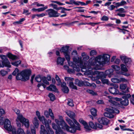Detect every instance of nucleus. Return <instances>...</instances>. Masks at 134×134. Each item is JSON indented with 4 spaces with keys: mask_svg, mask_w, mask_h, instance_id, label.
I'll return each instance as SVG.
<instances>
[{
    "mask_svg": "<svg viewBox=\"0 0 134 134\" xmlns=\"http://www.w3.org/2000/svg\"><path fill=\"white\" fill-rule=\"evenodd\" d=\"M35 80L37 82H40L41 81L42 79L40 75H38L35 78Z\"/></svg>",
    "mask_w": 134,
    "mask_h": 134,
    "instance_id": "de8ad7c7",
    "label": "nucleus"
},
{
    "mask_svg": "<svg viewBox=\"0 0 134 134\" xmlns=\"http://www.w3.org/2000/svg\"><path fill=\"white\" fill-rule=\"evenodd\" d=\"M108 19V17L105 15L103 16L101 18V20L103 21H107Z\"/></svg>",
    "mask_w": 134,
    "mask_h": 134,
    "instance_id": "052dcab7",
    "label": "nucleus"
},
{
    "mask_svg": "<svg viewBox=\"0 0 134 134\" xmlns=\"http://www.w3.org/2000/svg\"><path fill=\"white\" fill-rule=\"evenodd\" d=\"M101 81L102 83L103 84L106 83L108 84V83L109 81L107 79H102Z\"/></svg>",
    "mask_w": 134,
    "mask_h": 134,
    "instance_id": "864d4df0",
    "label": "nucleus"
},
{
    "mask_svg": "<svg viewBox=\"0 0 134 134\" xmlns=\"http://www.w3.org/2000/svg\"><path fill=\"white\" fill-rule=\"evenodd\" d=\"M49 97L50 98V100L52 101H53L55 99V96L52 93H50L48 95Z\"/></svg>",
    "mask_w": 134,
    "mask_h": 134,
    "instance_id": "4c0bfd02",
    "label": "nucleus"
},
{
    "mask_svg": "<svg viewBox=\"0 0 134 134\" xmlns=\"http://www.w3.org/2000/svg\"><path fill=\"white\" fill-rule=\"evenodd\" d=\"M25 20V19L24 18H23L20 19L19 21H15L13 23V24L14 25L16 24H21V22L24 21Z\"/></svg>",
    "mask_w": 134,
    "mask_h": 134,
    "instance_id": "ea45409f",
    "label": "nucleus"
},
{
    "mask_svg": "<svg viewBox=\"0 0 134 134\" xmlns=\"http://www.w3.org/2000/svg\"><path fill=\"white\" fill-rule=\"evenodd\" d=\"M73 62H68L69 66H72L73 68H77L79 66L81 68V71L83 72H86L88 71H90L92 70V68H90V66L86 65V64L84 63L83 65V63L81 61V58H73Z\"/></svg>",
    "mask_w": 134,
    "mask_h": 134,
    "instance_id": "f257e3e1",
    "label": "nucleus"
},
{
    "mask_svg": "<svg viewBox=\"0 0 134 134\" xmlns=\"http://www.w3.org/2000/svg\"><path fill=\"white\" fill-rule=\"evenodd\" d=\"M14 112L16 113L18 115H18H20V114H19L20 112V111L19 110V109H15L14 110Z\"/></svg>",
    "mask_w": 134,
    "mask_h": 134,
    "instance_id": "338daca9",
    "label": "nucleus"
},
{
    "mask_svg": "<svg viewBox=\"0 0 134 134\" xmlns=\"http://www.w3.org/2000/svg\"><path fill=\"white\" fill-rule=\"evenodd\" d=\"M98 121L100 124L104 125H107L109 123V120L104 117L98 118Z\"/></svg>",
    "mask_w": 134,
    "mask_h": 134,
    "instance_id": "2eb2a0df",
    "label": "nucleus"
},
{
    "mask_svg": "<svg viewBox=\"0 0 134 134\" xmlns=\"http://www.w3.org/2000/svg\"><path fill=\"white\" fill-rule=\"evenodd\" d=\"M97 53V52L95 50H92L90 52V55L91 56H93L96 55Z\"/></svg>",
    "mask_w": 134,
    "mask_h": 134,
    "instance_id": "6e6d98bb",
    "label": "nucleus"
},
{
    "mask_svg": "<svg viewBox=\"0 0 134 134\" xmlns=\"http://www.w3.org/2000/svg\"><path fill=\"white\" fill-rule=\"evenodd\" d=\"M2 61L4 66H5L8 68H10L11 67L10 63L8 59L5 60H4V61Z\"/></svg>",
    "mask_w": 134,
    "mask_h": 134,
    "instance_id": "393cba45",
    "label": "nucleus"
},
{
    "mask_svg": "<svg viewBox=\"0 0 134 134\" xmlns=\"http://www.w3.org/2000/svg\"><path fill=\"white\" fill-rule=\"evenodd\" d=\"M43 82L46 84V85H48L49 84V83L46 80V78L45 77H43L42 79Z\"/></svg>",
    "mask_w": 134,
    "mask_h": 134,
    "instance_id": "5fc2aeb1",
    "label": "nucleus"
},
{
    "mask_svg": "<svg viewBox=\"0 0 134 134\" xmlns=\"http://www.w3.org/2000/svg\"><path fill=\"white\" fill-rule=\"evenodd\" d=\"M52 128L55 130L56 134H65V133L61 129H60L55 123H52Z\"/></svg>",
    "mask_w": 134,
    "mask_h": 134,
    "instance_id": "f8f14e48",
    "label": "nucleus"
},
{
    "mask_svg": "<svg viewBox=\"0 0 134 134\" xmlns=\"http://www.w3.org/2000/svg\"><path fill=\"white\" fill-rule=\"evenodd\" d=\"M62 117H61L60 118L61 120L59 121L57 119L55 120V121L56 123L58 125V127L60 129L61 128L64 130H67V125L64 121L62 119Z\"/></svg>",
    "mask_w": 134,
    "mask_h": 134,
    "instance_id": "6e6552de",
    "label": "nucleus"
},
{
    "mask_svg": "<svg viewBox=\"0 0 134 134\" xmlns=\"http://www.w3.org/2000/svg\"><path fill=\"white\" fill-rule=\"evenodd\" d=\"M94 58H90L89 60H88V62L89 63L88 64V66H90V68H91V66H93L94 65H97V64H96V63L97 62H96L95 60H94V62H93V60H94Z\"/></svg>",
    "mask_w": 134,
    "mask_h": 134,
    "instance_id": "4be33fe9",
    "label": "nucleus"
},
{
    "mask_svg": "<svg viewBox=\"0 0 134 134\" xmlns=\"http://www.w3.org/2000/svg\"><path fill=\"white\" fill-rule=\"evenodd\" d=\"M48 8V7L47 6H46L45 7H43L40 8L38 9H36L35 8H33L32 9V10L33 11H37L38 12L42 11H44L45 9H47Z\"/></svg>",
    "mask_w": 134,
    "mask_h": 134,
    "instance_id": "c756f323",
    "label": "nucleus"
},
{
    "mask_svg": "<svg viewBox=\"0 0 134 134\" xmlns=\"http://www.w3.org/2000/svg\"><path fill=\"white\" fill-rule=\"evenodd\" d=\"M46 127L49 134H54L53 131L48 124H46Z\"/></svg>",
    "mask_w": 134,
    "mask_h": 134,
    "instance_id": "412c9836",
    "label": "nucleus"
},
{
    "mask_svg": "<svg viewBox=\"0 0 134 134\" xmlns=\"http://www.w3.org/2000/svg\"><path fill=\"white\" fill-rule=\"evenodd\" d=\"M119 87L118 85L117 84H114L113 87H110L109 89V92L111 93L114 94H117L119 93V91L117 89Z\"/></svg>",
    "mask_w": 134,
    "mask_h": 134,
    "instance_id": "9d476101",
    "label": "nucleus"
},
{
    "mask_svg": "<svg viewBox=\"0 0 134 134\" xmlns=\"http://www.w3.org/2000/svg\"><path fill=\"white\" fill-rule=\"evenodd\" d=\"M126 85L125 84H121L120 86V89L121 90H125L126 88Z\"/></svg>",
    "mask_w": 134,
    "mask_h": 134,
    "instance_id": "3c124183",
    "label": "nucleus"
},
{
    "mask_svg": "<svg viewBox=\"0 0 134 134\" xmlns=\"http://www.w3.org/2000/svg\"><path fill=\"white\" fill-rule=\"evenodd\" d=\"M21 62L20 60H19L15 62L11 63V64L13 65L17 66L21 64Z\"/></svg>",
    "mask_w": 134,
    "mask_h": 134,
    "instance_id": "58836bf2",
    "label": "nucleus"
},
{
    "mask_svg": "<svg viewBox=\"0 0 134 134\" xmlns=\"http://www.w3.org/2000/svg\"><path fill=\"white\" fill-rule=\"evenodd\" d=\"M4 118H3V117H0V124L2 125H3L4 124H4H5V122H4ZM5 120H6V119Z\"/></svg>",
    "mask_w": 134,
    "mask_h": 134,
    "instance_id": "13d9d810",
    "label": "nucleus"
},
{
    "mask_svg": "<svg viewBox=\"0 0 134 134\" xmlns=\"http://www.w3.org/2000/svg\"><path fill=\"white\" fill-rule=\"evenodd\" d=\"M8 74L7 71H6L4 70H2L0 71V74L3 76H5Z\"/></svg>",
    "mask_w": 134,
    "mask_h": 134,
    "instance_id": "a19ab883",
    "label": "nucleus"
},
{
    "mask_svg": "<svg viewBox=\"0 0 134 134\" xmlns=\"http://www.w3.org/2000/svg\"><path fill=\"white\" fill-rule=\"evenodd\" d=\"M73 121L77 126H75L71 120L68 119V131L72 133L76 132L77 130L80 131L81 130V126L79 123L75 119H73Z\"/></svg>",
    "mask_w": 134,
    "mask_h": 134,
    "instance_id": "7ed1b4c3",
    "label": "nucleus"
},
{
    "mask_svg": "<svg viewBox=\"0 0 134 134\" xmlns=\"http://www.w3.org/2000/svg\"><path fill=\"white\" fill-rule=\"evenodd\" d=\"M95 61L98 62L100 65H103L105 63V62L102 55H99L95 59Z\"/></svg>",
    "mask_w": 134,
    "mask_h": 134,
    "instance_id": "ddd939ff",
    "label": "nucleus"
},
{
    "mask_svg": "<svg viewBox=\"0 0 134 134\" xmlns=\"http://www.w3.org/2000/svg\"><path fill=\"white\" fill-rule=\"evenodd\" d=\"M49 114L50 116L51 117L52 119H54V114L53 112H52V110L51 109H49Z\"/></svg>",
    "mask_w": 134,
    "mask_h": 134,
    "instance_id": "a18cd8bd",
    "label": "nucleus"
},
{
    "mask_svg": "<svg viewBox=\"0 0 134 134\" xmlns=\"http://www.w3.org/2000/svg\"><path fill=\"white\" fill-rule=\"evenodd\" d=\"M33 123L35 126V127L36 128H37L38 127L39 124L38 123V121L36 117H35L34 118L33 121Z\"/></svg>",
    "mask_w": 134,
    "mask_h": 134,
    "instance_id": "cd10ccee",
    "label": "nucleus"
},
{
    "mask_svg": "<svg viewBox=\"0 0 134 134\" xmlns=\"http://www.w3.org/2000/svg\"><path fill=\"white\" fill-rule=\"evenodd\" d=\"M31 73L30 70H26L22 71L20 73H18L16 76L17 80L26 81L29 79V76Z\"/></svg>",
    "mask_w": 134,
    "mask_h": 134,
    "instance_id": "39448f33",
    "label": "nucleus"
},
{
    "mask_svg": "<svg viewBox=\"0 0 134 134\" xmlns=\"http://www.w3.org/2000/svg\"><path fill=\"white\" fill-rule=\"evenodd\" d=\"M68 105L71 107H72L74 106V104L72 99H68Z\"/></svg>",
    "mask_w": 134,
    "mask_h": 134,
    "instance_id": "f704fd0d",
    "label": "nucleus"
},
{
    "mask_svg": "<svg viewBox=\"0 0 134 134\" xmlns=\"http://www.w3.org/2000/svg\"><path fill=\"white\" fill-rule=\"evenodd\" d=\"M77 54V51L76 50H74L71 53V55L73 57H75Z\"/></svg>",
    "mask_w": 134,
    "mask_h": 134,
    "instance_id": "e2e57ef3",
    "label": "nucleus"
},
{
    "mask_svg": "<svg viewBox=\"0 0 134 134\" xmlns=\"http://www.w3.org/2000/svg\"><path fill=\"white\" fill-rule=\"evenodd\" d=\"M130 102L133 104H134V94L132 95V97L130 99Z\"/></svg>",
    "mask_w": 134,
    "mask_h": 134,
    "instance_id": "69168bd1",
    "label": "nucleus"
},
{
    "mask_svg": "<svg viewBox=\"0 0 134 134\" xmlns=\"http://www.w3.org/2000/svg\"><path fill=\"white\" fill-rule=\"evenodd\" d=\"M36 115L37 116L38 118L40 121H41L42 123H45L46 120L44 116H41L40 112L38 111L36 112Z\"/></svg>",
    "mask_w": 134,
    "mask_h": 134,
    "instance_id": "f3484780",
    "label": "nucleus"
},
{
    "mask_svg": "<svg viewBox=\"0 0 134 134\" xmlns=\"http://www.w3.org/2000/svg\"><path fill=\"white\" fill-rule=\"evenodd\" d=\"M0 57L1 59L2 60V61H4L7 59V57L5 55H0Z\"/></svg>",
    "mask_w": 134,
    "mask_h": 134,
    "instance_id": "680f3d73",
    "label": "nucleus"
},
{
    "mask_svg": "<svg viewBox=\"0 0 134 134\" xmlns=\"http://www.w3.org/2000/svg\"><path fill=\"white\" fill-rule=\"evenodd\" d=\"M68 115L71 119H74V118L75 116V115L74 112L70 111L68 113Z\"/></svg>",
    "mask_w": 134,
    "mask_h": 134,
    "instance_id": "c85d7f7f",
    "label": "nucleus"
},
{
    "mask_svg": "<svg viewBox=\"0 0 134 134\" xmlns=\"http://www.w3.org/2000/svg\"><path fill=\"white\" fill-rule=\"evenodd\" d=\"M46 88L48 90L52 91H57L56 87L52 85H50L48 87H47Z\"/></svg>",
    "mask_w": 134,
    "mask_h": 134,
    "instance_id": "b1692460",
    "label": "nucleus"
},
{
    "mask_svg": "<svg viewBox=\"0 0 134 134\" xmlns=\"http://www.w3.org/2000/svg\"><path fill=\"white\" fill-rule=\"evenodd\" d=\"M8 58L13 60L16 59L17 58L16 56L13 55L10 53L8 54Z\"/></svg>",
    "mask_w": 134,
    "mask_h": 134,
    "instance_id": "72a5a7b5",
    "label": "nucleus"
},
{
    "mask_svg": "<svg viewBox=\"0 0 134 134\" xmlns=\"http://www.w3.org/2000/svg\"><path fill=\"white\" fill-rule=\"evenodd\" d=\"M5 114L4 110L2 108H0V117L4 115Z\"/></svg>",
    "mask_w": 134,
    "mask_h": 134,
    "instance_id": "603ef678",
    "label": "nucleus"
},
{
    "mask_svg": "<svg viewBox=\"0 0 134 134\" xmlns=\"http://www.w3.org/2000/svg\"><path fill=\"white\" fill-rule=\"evenodd\" d=\"M16 120L17 126L19 128H20L21 125L19 122V121L23 124L26 128H28L29 126V123L28 120L23 117L22 115H18Z\"/></svg>",
    "mask_w": 134,
    "mask_h": 134,
    "instance_id": "423d86ee",
    "label": "nucleus"
},
{
    "mask_svg": "<svg viewBox=\"0 0 134 134\" xmlns=\"http://www.w3.org/2000/svg\"><path fill=\"white\" fill-rule=\"evenodd\" d=\"M50 17H57L59 15L58 12L52 9H49L46 10Z\"/></svg>",
    "mask_w": 134,
    "mask_h": 134,
    "instance_id": "1a4fd4ad",
    "label": "nucleus"
},
{
    "mask_svg": "<svg viewBox=\"0 0 134 134\" xmlns=\"http://www.w3.org/2000/svg\"><path fill=\"white\" fill-rule=\"evenodd\" d=\"M19 71V69L17 68H16L15 70L12 73V74L14 75V76H15L16 75V74H18V72Z\"/></svg>",
    "mask_w": 134,
    "mask_h": 134,
    "instance_id": "bf43d9fd",
    "label": "nucleus"
},
{
    "mask_svg": "<svg viewBox=\"0 0 134 134\" xmlns=\"http://www.w3.org/2000/svg\"><path fill=\"white\" fill-rule=\"evenodd\" d=\"M84 83L85 85L88 86H91V84L90 83H89L88 82L85 81L84 82Z\"/></svg>",
    "mask_w": 134,
    "mask_h": 134,
    "instance_id": "774afa93",
    "label": "nucleus"
},
{
    "mask_svg": "<svg viewBox=\"0 0 134 134\" xmlns=\"http://www.w3.org/2000/svg\"><path fill=\"white\" fill-rule=\"evenodd\" d=\"M69 86L75 90H77L76 86L74 85L73 82H70Z\"/></svg>",
    "mask_w": 134,
    "mask_h": 134,
    "instance_id": "37998d69",
    "label": "nucleus"
},
{
    "mask_svg": "<svg viewBox=\"0 0 134 134\" xmlns=\"http://www.w3.org/2000/svg\"><path fill=\"white\" fill-rule=\"evenodd\" d=\"M40 134H48L47 132L45 129L44 126L41 125L40 127Z\"/></svg>",
    "mask_w": 134,
    "mask_h": 134,
    "instance_id": "5701e85b",
    "label": "nucleus"
},
{
    "mask_svg": "<svg viewBox=\"0 0 134 134\" xmlns=\"http://www.w3.org/2000/svg\"><path fill=\"white\" fill-rule=\"evenodd\" d=\"M50 6L53 7V8L54 9H55L57 10H58L62 8L61 7H57V5L51 3L50 4Z\"/></svg>",
    "mask_w": 134,
    "mask_h": 134,
    "instance_id": "c9c22d12",
    "label": "nucleus"
},
{
    "mask_svg": "<svg viewBox=\"0 0 134 134\" xmlns=\"http://www.w3.org/2000/svg\"><path fill=\"white\" fill-rule=\"evenodd\" d=\"M79 122L82 123L84 126L85 128L87 131L89 132L91 130V128L88 125L87 122L82 119H80L79 120Z\"/></svg>",
    "mask_w": 134,
    "mask_h": 134,
    "instance_id": "dca6fc26",
    "label": "nucleus"
},
{
    "mask_svg": "<svg viewBox=\"0 0 134 134\" xmlns=\"http://www.w3.org/2000/svg\"><path fill=\"white\" fill-rule=\"evenodd\" d=\"M87 91L88 92L93 95H96V94L93 91L90 90H88Z\"/></svg>",
    "mask_w": 134,
    "mask_h": 134,
    "instance_id": "4d7b16f0",
    "label": "nucleus"
},
{
    "mask_svg": "<svg viewBox=\"0 0 134 134\" xmlns=\"http://www.w3.org/2000/svg\"><path fill=\"white\" fill-rule=\"evenodd\" d=\"M112 81L114 83H118L120 82V80L117 78H112L111 79Z\"/></svg>",
    "mask_w": 134,
    "mask_h": 134,
    "instance_id": "49530a36",
    "label": "nucleus"
},
{
    "mask_svg": "<svg viewBox=\"0 0 134 134\" xmlns=\"http://www.w3.org/2000/svg\"><path fill=\"white\" fill-rule=\"evenodd\" d=\"M105 110L106 112L104 113V116L110 118L114 117L113 114L118 113L119 112V110L113 107H110L109 108H107L105 109Z\"/></svg>",
    "mask_w": 134,
    "mask_h": 134,
    "instance_id": "0eeeda50",
    "label": "nucleus"
},
{
    "mask_svg": "<svg viewBox=\"0 0 134 134\" xmlns=\"http://www.w3.org/2000/svg\"><path fill=\"white\" fill-rule=\"evenodd\" d=\"M121 70L125 72H127L128 71V70L126 68V66L124 64H122L121 65Z\"/></svg>",
    "mask_w": 134,
    "mask_h": 134,
    "instance_id": "79ce46f5",
    "label": "nucleus"
},
{
    "mask_svg": "<svg viewBox=\"0 0 134 134\" xmlns=\"http://www.w3.org/2000/svg\"><path fill=\"white\" fill-rule=\"evenodd\" d=\"M131 96L130 94H126L122 96V98L124 100L121 101V99L117 98H113L111 96H109L108 97L109 99H108V101L111 103V105L117 106L119 107L120 105L119 103L115 102V100L117 101H121L120 103L122 105L127 106L129 104V100L128 99Z\"/></svg>",
    "mask_w": 134,
    "mask_h": 134,
    "instance_id": "f03ea898",
    "label": "nucleus"
},
{
    "mask_svg": "<svg viewBox=\"0 0 134 134\" xmlns=\"http://www.w3.org/2000/svg\"><path fill=\"white\" fill-rule=\"evenodd\" d=\"M31 133L29 131L27 130L26 134H36V130L34 127L31 128Z\"/></svg>",
    "mask_w": 134,
    "mask_h": 134,
    "instance_id": "2f4dec72",
    "label": "nucleus"
},
{
    "mask_svg": "<svg viewBox=\"0 0 134 134\" xmlns=\"http://www.w3.org/2000/svg\"><path fill=\"white\" fill-rule=\"evenodd\" d=\"M115 8H116L115 5H111L109 8V9L110 10H113Z\"/></svg>",
    "mask_w": 134,
    "mask_h": 134,
    "instance_id": "0e129e2a",
    "label": "nucleus"
},
{
    "mask_svg": "<svg viewBox=\"0 0 134 134\" xmlns=\"http://www.w3.org/2000/svg\"><path fill=\"white\" fill-rule=\"evenodd\" d=\"M121 58L122 61L124 62L126 65H127V63L130 64L131 62L130 59L127 58L125 56H121Z\"/></svg>",
    "mask_w": 134,
    "mask_h": 134,
    "instance_id": "a211bd4d",
    "label": "nucleus"
},
{
    "mask_svg": "<svg viewBox=\"0 0 134 134\" xmlns=\"http://www.w3.org/2000/svg\"><path fill=\"white\" fill-rule=\"evenodd\" d=\"M89 125L91 128L96 129V125L95 126L94 123L92 122H90L89 123Z\"/></svg>",
    "mask_w": 134,
    "mask_h": 134,
    "instance_id": "09e8293b",
    "label": "nucleus"
},
{
    "mask_svg": "<svg viewBox=\"0 0 134 134\" xmlns=\"http://www.w3.org/2000/svg\"><path fill=\"white\" fill-rule=\"evenodd\" d=\"M81 56L82 57V60H81V58L80 57H78L77 58H81V62L83 63V65H84V63L86 64V65H88V62L87 61V60L89 59V56L87 55L86 54L85 52L82 53L81 54Z\"/></svg>",
    "mask_w": 134,
    "mask_h": 134,
    "instance_id": "9b49d317",
    "label": "nucleus"
},
{
    "mask_svg": "<svg viewBox=\"0 0 134 134\" xmlns=\"http://www.w3.org/2000/svg\"><path fill=\"white\" fill-rule=\"evenodd\" d=\"M91 112L92 114L94 116H95L96 115V110L94 108H92L91 110Z\"/></svg>",
    "mask_w": 134,
    "mask_h": 134,
    "instance_id": "c03bdc74",
    "label": "nucleus"
},
{
    "mask_svg": "<svg viewBox=\"0 0 134 134\" xmlns=\"http://www.w3.org/2000/svg\"><path fill=\"white\" fill-rule=\"evenodd\" d=\"M65 60V59L64 58H62L60 57H58L57 59V63L58 64L63 65Z\"/></svg>",
    "mask_w": 134,
    "mask_h": 134,
    "instance_id": "a878e982",
    "label": "nucleus"
},
{
    "mask_svg": "<svg viewBox=\"0 0 134 134\" xmlns=\"http://www.w3.org/2000/svg\"><path fill=\"white\" fill-rule=\"evenodd\" d=\"M60 51L61 52L63 53L66 59H67V46L63 47L60 50Z\"/></svg>",
    "mask_w": 134,
    "mask_h": 134,
    "instance_id": "aec40b11",
    "label": "nucleus"
},
{
    "mask_svg": "<svg viewBox=\"0 0 134 134\" xmlns=\"http://www.w3.org/2000/svg\"><path fill=\"white\" fill-rule=\"evenodd\" d=\"M75 83L78 85L79 86H82L83 84V83L82 81H80L78 79H76L75 80Z\"/></svg>",
    "mask_w": 134,
    "mask_h": 134,
    "instance_id": "7c9ffc66",
    "label": "nucleus"
},
{
    "mask_svg": "<svg viewBox=\"0 0 134 134\" xmlns=\"http://www.w3.org/2000/svg\"><path fill=\"white\" fill-rule=\"evenodd\" d=\"M62 87V90L64 93H67V87L66 83L65 82H63L61 84Z\"/></svg>",
    "mask_w": 134,
    "mask_h": 134,
    "instance_id": "6ab92c4d",
    "label": "nucleus"
},
{
    "mask_svg": "<svg viewBox=\"0 0 134 134\" xmlns=\"http://www.w3.org/2000/svg\"><path fill=\"white\" fill-rule=\"evenodd\" d=\"M4 128L9 131H12V134H25L24 130L21 128L18 129L17 133L15 129L12 128L10 121L8 119H6L4 124Z\"/></svg>",
    "mask_w": 134,
    "mask_h": 134,
    "instance_id": "20e7f679",
    "label": "nucleus"
},
{
    "mask_svg": "<svg viewBox=\"0 0 134 134\" xmlns=\"http://www.w3.org/2000/svg\"><path fill=\"white\" fill-rule=\"evenodd\" d=\"M116 12H118L117 14V15L121 17H124L125 16V14L122 13H125L126 11L125 9L123 8H120L115 10Z\"/></svg>",
    "mask_w": 134,
    "mask_h": 134,
    "instance_id": "4468645a",
    "label": "nucleus"
},
{
    "mask_svg": "<svg viewBox=\"0 0 134 134\" xmlns=\"http://www.w3.org/2000/svg\"><path fill=\"white\" fill-rule=\"evenodd\" d=\"M102 57L104 58L105 62L109 60L110 56L109 55L104 54L102 55Z\"/></svg>",
    "mask_w": 134,
    "mask_h": 134,
    "instance_id": "473e14b6",
    "label": "nucleus"
},
{
    "mask_svg": "<svg viewBox=\"0 0 134 134\" xmlns=\"http://www.w3.org/2000/svg\"><path fill=\"white\" fill-rule=\"evenodd\" d=\"M111 67L115 70L116 71L119 70L120 69V67L117 65H113L111 66Z\"/></svg>",
    "mask_w": 134,
    "mask_h": 134,
    "instance_id": "8fccbe9b",
    "label": "nucleus"
},
{
    "mask_svg": "<svg viewBox=\"0 0 134 134\" xmlns=\"http://www.w3.org/2000/svg\"><path fill=\"white\" fill-rule=\"evenodd\" d=\"M68 4H74L76 5H79V4L77 3V1H75L74 0H69V2H68Z\"/></svg>",
    "mask_w": 134,
    "mask_h": 134,
    "instance_id": "e433bc0d",
    "label": "nucleus"
},
{
    "mask_svg": "<svg viewBox=\"0 0 134 134\" xmlns=\"http://www.w3.org/2000/svg\"><path fill=\"white\" fill-rule=\"evenodd\" d=\"M113 70L112 69H110L106 70L105 71V74L107 75H108V76L110 77L111 75L113 74Z\"/></svg>",
    "mask_w": 134,
    "mask_h": 134,
    "instance_id": "bb28decb",
    "label": "nucleus"
}]
</instances>
